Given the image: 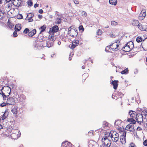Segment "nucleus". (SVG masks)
<instances>
[{
    "label": "nucleus",
    "mask_w": 147,
    "mask_h": 147,
    "mask_svg": "<svg viewBox=\"0 0 147 147\" xmlns=\"http://www.w3.org/2000/svg\"><path fill=\"white\" fill-rule=\"evenodd\" d=\"M134 46L133 42L132 41H130L125 45L122 48L121 50L125 52H129L133 49Z\"/></svg>",
    "instance_id": "nucleus-1"
},
{
    "label": "nucleus",
    "mask_w": 147,
    "mask_h": 147,
    "mask_svg": "<svg viewBox=\"0 0 147 147\" xmlns=\"http://www.w3.org/2000/svg\"><path fill=\"white\" fill-rule=\"evenodd\" d=\"M101 141L102 144L100 147H109L111 145V141L109 138L103 137Z\"/></svg>",
    "instance_id": "nucleus-2"
},
{
    "label": "nucleus",
    "mask_w": 147,
    "mask_h": 147,
    "mask_svg": "<svg viewBox=\"0 0 147 147\" xmlns=\"http://www.w3.org/2000/svg\"><path fill=\"white\" fill-rule=\"evenodd\" d=\"M129 115H130V118H129L127 120V121L129 122L132 123L133 124H135L136 122V121L134 119L136 117L137 114L135 112L133 111H131L129 113Z\"/></svg>",
    "instance_id": "nucleus-3"
},
{
    "label": "nucleus",
    "mask_w": 147,
    "mask_h": 147,
    "mask_svg": "<svg viewBox=\"0 0 147 147\" xmlns=\"http://www.w3.org/2000/svg\"><path fill=\"white\" fill-rule=\"evenodd\" d=\"M143 118V116L140 113L137 114L136 115V119L137 122L140 124H141V123H142Z\"/></svg>",
    "instance_id": "nucleus-4"
},
{
    "label": "nucleus",
    "mask_w": 147,
    "mask_h": 147,
    "mask_svg": "<svg viewBox=\"0 0 147 147\" xmlns=\"http://www.w3.org/2000/svg\"><path fill=\"white\" fill-rule=\"evenodd\" d=\"M7 105H14L15 104L14 98L13 97H9L7 99Z\"/></svg>",
    "instance_id": "nucleus-5"
},
{
    "label": "nucleus",
    "mask_w": 147,
    "mask_h": 147,
    "mask_svg": "<svg viewBox=\"0 0 147 147\" xmlns=\"http://www.w3.org/2000/svg\"><path fill=\"white\" fill-rule=\"evenodd\" d=\"M59 29L58 26L57 25H54L51 28H50L49 32L50 33H55L57 32Z\"/></svg>",
    "instance_id": "nucleus-6"
},
{
    "label": "nucleus",
    "mask_w": 147,
    "mask_h": 147,
    "mask_svg": "<svg viewBox=\"0 0 147 147\" xmlns=\"http://www.w3.org/2000/svg\"><path fill=\"white\" fill-rule=\"evenodd\" d=\"M118 82L119 81L118 80H112L110 81V84L113 85V88L115 90L117 89L118 85Z\"/></svg>",
    "instance_id": "nucleus-7"
},
{
    "label": "nucleus",
    "mask_w": 147,
    "mask_h": 147,
    "mask_svg": "<svg viewBox=\"0 0 147 147\" xmlns=\"http://www.w3.org/2000/svg\"><path fill=\"white\" fill-rule=\"evenodd\" d=\"M146 15V12L145 10H142L138 18L140 20H143Z\"/></svg>",
    "instance_id": "nucleus-8"
},
{
    "label": "nucleus",
    "mask_w": 147,
    "mask_h": 147,
    "mask_svg": "<svg viewBox=\"0 0 147 147\" xmlns=\"http://www.w3.org/2000/svg\"><path fill=\"white\" fill-rule=\"evenodd\" d=\"M134 124L132 123L131 122L126 126L125 128L126 130L130 131H132L134 129Z\"/></svg>",
    "instance_id": "nucleus-9"
},
{
    "label": "nucleus",
    "mask_w": 147,
    "mask_h": 147,
    "mask_svg": "<svg viewBox=\"0 0 147 147\" xmlns=\"http://www.w3.org/2000/svg\"><path fill=\"white\" fill-rule=\"evenodd\" d=\"M49 41L47 42V46L48 47H51L53 46L54 42L55 40L54 39H53L52 40H49Z\"/></svg>",
    "instance_id": "nucleus-10"
},
{
    "label": "nucleus",
    "mask_w": 147,
    "mask_h": 147,
    "mask_svg": "<svg viewBox=\"0 0 147 147\" xmlns=\"http://www.w3.org/2000/svg\"><path fill=\"white\" fill-rule=\"evenodd\" d=\"M36 32V29H34L31 30H30L29 33L28 34V36L30 37H32L34 35Z\"/></svg>",
    "instance_id": "nucleus-11"
},
{
    "label": "nucleus",
    "mask_w": 147,
    "mask_h": 147,
    "mask_svg": "<svg viewBox=\"0 0 147 147\" xmlns=\"http://www.w3.org/2000/svg\"><path fill=\"white\" fill-rule=\"evenodd\" d=\"M22 29V25L21 24H16L15 27V31L17 32H19Z\"/></svg>",
    "instance_id": "nucleus-12"
},
{
    "label": "nucleus",
    "mask_w": 147,
    "mask_h": 147,
    "mask_svg": "<svg viewBox=\"0 0 147 147\" xmlns=\"http://www.w3.org/2000/svg\"><path fill=\"white\" fill-rule=\"evenodd\" d=\"M139 28L141 30L147 31V26L146 25H140L139 26Z\"/></svg>",
    "instance_id": "nucleus-13"
},
{
    "label": "nucleus",
    "mask_w": 147,
    "mask_h": 147,
    "mask_svg": "<svg viewBox=\"0 0 147 147\" xmlns=\"http://www.w3.org/2000/svg\"><path fill=\"white\" fill-rule=\"evenodd\" d=\"M117 48H112L109 46H107L106 47L105 51L107 53H109L110 52L108 50H112L113 51H117V50H115Z\"/></svg>",
    "instance_id": "nucleus-14"
},
{
    "label": "nucleus",
    "mask_w": 147,
    "mask_h": 147,
    "mask_svg": "<svg viewBox=\"0 0 147 147\" xmlns=\"http://www.w3.org/2000/svg\"><path fill=\"white\" fill-rule=\"evenodd\" d=\"M113 132L114 134V132L113 131H111L110 132L107 131L105 132L104 138H108V137H109V136H110L111 133H113Z\"/></svg>",
    "instance_id": "nucleus-15"
},
{
    "label": "nucleus",
    "mask_w": 147,
    "mask_h": 147,
    "mask_svg": "<svg viewBox=\"0 0 147 147\" xmlns=\"http://www.w3.org/2000/svg\"><path fill=\"white\" fill-rule=\"evenodd\" d=\"M132 24L135 26H138L139 28V26H140L139 22L137 20H133L132 22Z\"/></svg>",
    "instance_id": "nucleus-16"
},
{
    "label": "nucleus",
    "mask_w": 147,
    "mask_h": 147,
    "mask_svg": "<svg viewBox=\"0 0 147 147\" xmlns=\"http://www.w3.org/2000/svg\"><path fill=\"white\" fill-rule=\"evenodd\" d=\"M117 134V137H115L114 138V141L115 142L116 144H114L115 145H114V147H119V146L118 145V144H117L116 142L119 139V134Z\"/></svg>",
    "instance_id": "nucleus-17"
},
{
    "label": "nucleus",
    "mask_w": 147,
    "mask_h": 147,
    "mask_svg": "<svg viewBox=\"0 0 147 147\" xmlns=\"http://www.w3.org/2000/svg\"><path fill=\"white\" fill-rule=\"evenodd\" d=\"M126 131L123 129V131H121L120 129V135L121 137H126Z\"/></svg>",
    "instance_id": "nucleus-18"
},
{
    "label": "nucleus",
    "mask_w": 147,
    "mask_h": 147,
    "mask_svg": "<svg viewBox=\"0 0 147 147\" xmlns=\"http://www.w3.org/2000/svg\"><path fill=\"white\" fill-rule=\"evenodd\" d=\"M46 28V26L45 25H44L42 26H41L39 28V29L41 30L40 34L41 33L44 32Z\"/></svg>",
    "instance_id": "nucleus-19"
},
{
    "label": "nucleus",
    "mask_w": 147,
    "mask_h": 147,
    "mask_svg": "<svg viewBox=\"0 0 147 147\" xmlns=\"http://www.w3.org/2000/svg\"><path fill=\"white\" fill-rule=\"evenodd\" d=\"M17 109L18 107L17 106H14V107L11 110V112L14 114H16L17 113Z\"/></svg>",
    "instance_id": "nucleus-20"
},
{
    "label": "nucleus",
    "mask_w": 147,
    "mask_h": 147,
    "mask_svg": "<svg viewBox=\"0 0 147 147\" xmlns=\"http://www.w3.org/2000/svg\"><path fill=\"white\" fill-rule=\"evenodd\" d=\"M71 32H72V34L75 35V38L77 36L78 34V30H77L75 29H72L71 31Z\"/></svg>",
    "instance_id": "nucleus-21"
},
{
    "label": "nucleus",
    "mask_w": 147,
    "mask_h": 147,
    "mask_svg": "<svg viewBox=\"0 0 147 147\" xmlns=\"http://www.w3.org/2000/svg\"><path fill=\"white\" fill-rule=\"evenodd\" d=\"M51 33L49 36V40H52L53 39H54V40H56V38L54 36V33Z\"/></svg>",
    "instance_id": "nucleus-22"
},
{
    "label": "nucleus",
    "mask_w": 147,
    "mask_h": 147,
    "mask_svg": "<svg viewBox=\"0 0 147 147\" xmlns=\"http://www.w3.org/2000/svg\"><path fill=\"white\" fill-rule=\"evenodd\" d=\"M9 85H8L7 86H4L3 87H2V89H1V90H0L2 91V90H3V89H4V88H8V90H7V91L8 92L9 91V94H10V93H11V88L10 87H9Z\"/></svg>",
    "instance_id": "nucleus-23"
},
{
    "label": "nucleus",
    "mask_w": 147,
    "mask_h": 147,
    "mask_svg": "<svg viewBox=\"0 0 147 147\" xmlns=\"http://www.w3.org/2000/svg\"><path fill=\"white\" fill-rule=\"evenodd\" d=\"M109 3L111 4L115 5L117 4V0H109Z\"/></svg>",
    "instance_id": "nucleus-24"
},
{
    "label": "nucleus",
    "mask_w": 147,
    "mask_h": 147,
    "mask_svg": "<svg viewBox=\"0 0 147 147\" xmlns=\"http://www.w3.org/2000/svg\"><path fill=\"white\" fill-rule=\"evenodd\" d=\"M120 140L121 143L123 144H124L126 143L125 137H120Z\"/></svg>",
    "instance_id": "nucleus-25"
},
{
    "label": "nucleus",
    "mask_w": 147,
    "mask_h": 147,
    "mask_svg": "<svg viewBox=\"0 0 147 147\" xmlns=\"http://www.w3.org/2000/svg\"><path fill=\"white\" fill-rule=\"evenodd\" d=\"M8 26L10 28H12L14 26V25L12 24L9 21V20H8V22L7 23Z\"/></svg>",
    "instance_id": "nucleus-26"
},
{
    "label": "nucleus",
    "mask_w": 147,
    "mask_h": 147,
    "mask_svg": "<svg viewBox=\"0 0 147 147\" xmlns=\"http://www.w3.org/2000/svg\"><path fill=\"white\" fill-rule=\"evenodd\" d=\"M30 30L28 28H26L25 29L23 32V33L24 34H28L29 33Z\"/></svg>",
    "instance_id": "nucleus-27"
},
{
    "label": "nucleus",
    "mask_w": 147,
    "mask_h": 147,
    "mask_svg": "<svg viewBox=\"0 0 147 147\" xmlns=\"http://www.w3.org/2000/svg\"><path fill=\"white\" fill-rule=\"evenodd\" d=\"M119 120H116L115 121V123H114V125L115 126V127H117V129L119 130V126H118L119 125V123H118V122H119V121H118Z\"/></svg>",
    "instance_id": "nucleus-28"
},
{
    "label": "nucleus",
    "mask_w": 147,
    "mask_h": 147,
    "mask_svg": "<svg viewBox=\"0 0 147 147\" xmlns=\"http://www.w3.org/2000/svg\"><path fill=\"white\" fill-rule=\"evenodd\" d=\"M141 114L142 115V116L144 115L143 118H145L146 117L147 115V112L145 111H143Z\"/></svg>",
    "instance_id": "nucleus-29"
},
{
    "label": "nucleus",
    "mask_w": 147,
    "mask_h": 147,
    "mask_svg": "<svg viewBox=\"0 0 147 147\" xmlns=\"http://www.w3.org/2000/svg\"><path fill=\"white\" fill-rule=\"evenodd\" d=\"M128 68H127L126 69L124 70L123 71L121 72V73L122 74H126L128 73Z\"/></svg>",
    "instance_id": "nucleus-30"
},
{
    "label": "nucleus",
    "mask_w": 147,
    "mask_h": 147,
    "mask_svg": "<svg viewBox=\"0 0 147 147\" xmlns=\"http://www.w3.org/2000/svg\"><path fill=\"white\" fill-rule=\"evenodd\" d=\"M142 38L141 37L138 36L136 39V41L138 42H141L142 41Z\"/></svg>",
    "instance_id": "nucleus-31"
},
{
    "label": "nucleus",
    "mask_w": 147,
    "mask_h": 147,
    "mask_svg": "<svg viewBox=\"0 0 147 147\" xmlns=\"http://www.w3.org/2000/svg\"><path fill=\"white\" fill-rule=\"evenodd\" d=\"M61 19L60 18H57L56 20V22H55V24H59L61 23Z\"/></svg>",
    "instance_id": "nucleus-32"
},
{
    "label": "nucleus",
    "mask_w": 147,
    "mask_h": 147,
    "mask_svg": "<svg viewBox=\"0 0 147 147\" xmlns=\"http://www.w3.org/2000/svg\"><path fill=\"white\" fill-rule=\"evenodd\" d=\"M23 16L22 14H18L17 16V18L18 19H23Z\"/></svg>",
    "instance_id": "nucleus-33"
},
{
    "label": "nucleus",
    "mask_w": 147,
    "mask_h": 147,
    "mask_svg": "<svg viewBox=\"0 0 147 147\" xmlns=\"http://www.w3.org/2000/svg\"><path fill=\"white\" fill-rule=\"evenodd\" d=\"M0 94L2 95L3 99H4V98H6V95L5 94V93L3 92L2 91L0 90Z\"/></svg>",
    "instance_id": "nucleus-34"
},
{
    "label": "nucleus",
    "mask_w": 147,
    "mask_h": 147,
    "mask_svg": "<svg viewBox=\"0 0 147 147\" xmlns=\"http://www.w3.org/2000/svg\"><path fill=\"white\" fill-rule=\"evenodd\" d=\"M28 6H32L33 5V2L31 0H28L27 2Z\"/></svg>",
    "instance_id": "nucleus-35"
},
{
    "label": "nucleus",
    "mask_w": 147,
    "mask_h": 147,
    "mask_svg": "<svg viewBox=\"0 0 147 147\" xmlns=\"http://www.w3.org/2000/svg\"><path fill=\"white\" fill-rule=\"evenodd\" d=\"M21 2H22L20 1L18 2H16V5H15V6L18 7H21L22 6Z\"/></svg>",
    "instance_id": "nucleus-36"
},
{
    "label": "nucleus",
    "mask_w": 147,
    "mask_h": 147,
    "mask_svg": "<svg viewBox=\"0 0 147 147\" xmlns=\"http://www.w3.org/2000/svg\"><path fill=\"white\" fill-rule=\"evenodd\" d=\"M30 15V16L29 18H32L34 17V13H29L27 14V16H29Z\"/></svg>",
    "instance_id": "nucleus-37"
},
{
    "label": "nucleus",
    "mask_w": 147,
    "mask_h": 147,
    "mask_svg": "<svg viewBox=\"0 0 147 147\" xmlns=\"http://www.w3.org/2000/svg\"><path fill=\"white\" fill-rule=\"evenodd\" d=\"M102 31L101 30L98 29L97 32V34L98 35H100L102 34Z\"/></svg>",
    "instance_id": "nucleus-38"
},
{
    "label": "nucleus",
    "mask_w": 147,
    "mask_h": 147,
    "mask_svg": "<svg viewBox=\"0 0 147 147\" xmlns=\"http://www.w3.org/2000/svg\"><path fill=\"white\" fill-rule=\"evenodd\" d=\"M79 31L82 30V31H84V29L82 25H80L79 26Z\"/></svg>",
    "instance_id": "nucleus-39"
},
{
    "label": "nucleus",
    "mask_w": 147,
    "mask_h": 147,
    "mask_svg": "<svg viewBox=\"0 0 147 147\" xmlns=\"http://www.w3.org/2000/svg\"><path fill=\"white\" fill-rule=\"evenodd\" d=\"M6 113V111H5L4 113L2 115V117H1L2 119V120H4L7 117V116L5 115V114Z\"/></svg>",
    "instance_id": "nucleus-40"
},
{
    "label": "nucleus",
    "mask_w": 147,
    "mask_h": 147,
    "mask_svg": "<svg viewBox=\"0 0 147 147\" xmlns=\"http://www.w3.org/2000/svg\"><path fill=\"white\" fill-rule=\"evenodd\" d=\"M7 105V103L3 102L0 105V106L1 107H3L6 106Z\"/></svg>",
    "instance_id": "nucleus-41"
},
{
    "label": "nucleus",
    "mask_w": 147,
    "mask_h": 147,
    "mask_svg": "<svg viewBox=\"0 0 147 147\" xmlns=\"http://www.w3.org/2000/svg\"><path fill=\"white\" fill-rule=\"evenodd\" d=\"M111 25L113 26H115L117 25V22L114 21H112L111 22Z\"/></svg>",
    "instance_id": "nucleus-42"
},
{
    "label": "nucleus",
    "mask_w": 147,
    "mask_h": 147,
    "mask_svg": "<svg viewBox=\"0 0 147 147\" xmlns=\"http://www.w3.org/2000/svg\"><path fill=\"white\" fill-rule=\"evenodd\" d=\"M77 46V45H75L72 43L71 45V49H74Z\"/></svg>",
    "instance_id": "nucleus-43"
},
{
    "label": "nucleus",
    "mask_w": 147,
    "mask_h": 147,
    "mask_svg": "<svg viewBox=\"0 0 147 147\" xmlns=\"http://www.w3.org/2000/svg\"><path fill=\"white\" fill-rule=\"evenodd\" d=\"M17 31H14L13 33V37H16L18 36V34L17 32Z\"/></svg>",
    "instance_id": "nucleus-44"
},
{
    "label": "nucleus",
    "mask_w": 147,
    "mask_h": 147,
    "mask_svg": "<svg viewBox=\"0 0 147 147\" xmlns=\"http://www.w3.org/2000/svg\"><path fill=\"white\" fill-rule=\"evenodd\" d=\"M119 95H118V94H115L114 93V94H113L112 97V98H113V97H119Z\"/></svg>",
    "instance_id": "nucleus-45"
},
{
    "label": "nucleus",
    "mask_w": 147,
    "mask_h": 147,
    "mask_svg": "<svg viewBox=\"0 0 147 147\" xmlns=\"http://www.w3.org/2000/svg\"><path fill=\"white\" fill-rule=\"evenodd\" d=\"M65 142H65L66 144V145H67V146H71L72 144L70 142H69L67 141H64Z\"/></svg>",
    "instance_id": "nucleus-46"
},
{
    "label": "nucleus",
    "mask_w": 147,
    "mask_h": 147,
    "mask_svg": "<svg viewBox=\"0 0 147 147\" xmlns=\"http://www.w3.org/2000/svg\"><path fill=\"white\" fill-rule=\"evenodd\" d=\"M38 46L41 47L43 46V45L42 44H39V43H38L35 44L34 47H38Z\"/></svg>",
    "instance_id": "nucleus-47"
},
{
    "label": "nucleus",
    "mask_w": 147,
    "mask_h": 147,
    "mask_svg": "<svg viewBox=\"0 0 147 147\" xmlns=\"http://www.w3.org/2000/svg\"><path fill=\"white\" fill-rule=\"evenodd\" d=\"M73 42L75 44H74L75 45H76L77 46L78 45L79 43V41L78 40H76L74 42Z\"/></svg>",
    "instance_id": "nucleus-48"
},
{
    "label": "nucleus",
    "mask_w": 147,
    "mask_h": 147,
    "mask_svg": "<svg viewBox=\"0 0 147 147\" xmlns=\"http://www.w3.org/2000/svg\"><path fill=\"white\" fill-rule=\"evenodd\" d=\"M143 145L145 146H147V140H145L143 142Z\"/></svg>",
    "instance_id": "nucleus-49"
},
{
    "label": "nucleus",
    "mask_w": 147,
    "mask_h": 147,
    "mask_svg": "<svg viewBox=\"0 0 147 147\" xmlns=\"http://www.w3.org/2000/svg\"><path fill=\"white\" fill-rule=\"evenodd\" d=\"M129 147H136V146L134 143H131L130 144V146H129Z\"/></svg>",
    "instance_id": "nucleus-50"
},
{
    "label": "nucleus",
    "mask_w": 147,
    "mask_h": 147,
    "mask_svg": "<svg viewBox=\"0 0 147 147\" xmlns=\"http://www.w3.org/2000/svg\"><path fill=\"white\" fill-rule=\"evenodd\" d=\"M3 14L2 13V12H1L0 11V20L2 19L3 17Z\"/></svg>",
    "instance_id": "nucleus-51"
},
{
    "label": "nucleus",
    "mask_w": 147,
    "mask_h": 147,
    "mask_svg": "<svg viewBox=\"0 0 147 147\" xmlns=\"http://www.w3.org/2000/svg\"><path fill=\"white\" fill-rule=\"evenodd\" d=\"M107 126H106L104 125V124H103V125H102V127H101V128H100V129H101V131H102V130H105V127H107Z\"/></svg>",
    "instance_id": "nucleus-52"
},
{
    "label": "nucleus",
    "mask_w": 147,
    "mask_h": 147,
    "mask_svg": "<svg viewBox=\"0 0 147 147\" xmlns=\"http://www.w3.org/2000/svg\"><path fill=\"white\" fill-rule=\"evenodd\" d=\"M82 15L83 16H86L87 15V13L86 12L84 11H83L82 13Z\"/></svg>",
    "instance_id": "nucleus-53"
},
{
    "label": "nucleus",
    "mask_w": 147,
    "mask_h": 147,
    "mask_svg": "<svg viewBox=\"0 0 147 147\" xmlns=\"http://www.w3.org/2000/svg\"><path fill=\"white\" fill-rule=\"evenodd\" d=\"M28 22H32L33 21V20L32 18H28Z\"/></svg>",
    "instance_id": "nucleus-54"
},
{
    "label": "nucleus",
    "mask_w": 147,
    "mask_h": 147,
    "mask_svg": "<svg viewBox=\"0 0 147 147\" xmlns=\"http://www.w3.org/2000/svg\"><path fill=\"white\" fill-rule=\"evenodd\" d=\"M74 3L76 4H79V1L78 0H73Z\"/></svg>",
    "instance_id": "nucleus-55"
},
{
    "label": "nucleus",
    "mask_w": 147,
    "mask_h": 147,
    "mask_svg": "<svg viewBox=\"0 0 147 147\" xmlns=\"http://www.w3.org/2000/svg\"><path fill=\"white\" fill-rule=\"evenodd\" d=\"M103 124H104V125L106 126L107 127L108 126V123L107 122H106L104 121L103 122Z\"/></svg>",
    "instance_id": "nucleus-56"
},
{
    "label": "nucleus",
    "mask_w": 147,
    "mask_h": 147,
    "mask_svg": "<svg viewBox=\"0 0 147 147\" xmlns=\"http://www.w3.org/2000/svg\"><path fill=\"white\" fill-rule=\"evenodd\" d=\"M38 12L39 13L42 14V13L43 12V10L42 9H40L38 10Z\"/></svg>",
    "instance_id": "nucleus-57"
},
{
    "label": "nucleus",
    "mask_w": 147,
    "mask_h": 147,
    "mask_svg": "<svg viewBox=\"0 0 147 147\" xmlns=\"http://www.w3.org/2000/svg\"><path fill=\"white\" fill-rule=\"evenodd\" d=\"M38 17L40 19H41L42 18V16L40 14L38 15Z\"/></svg>",
    "instance_id": "nucleus-58"
},
{
    "label": "nucleus",
    "mask_w": 147,
    "mask_h": 147,
    "mask_svg": "<svg viewBox=\"0 0 147 147\" xmlns=\"http://www.w3.org/2000/svg\"><path fill=\"white\" fill-rule=\"evenodd\" d=\"M72 26H70L68 29V32L71 31L73 29L72 28H71V27H72Z\"/></svg>",
    "instance_id": "nucleus-59"
},
{
    "label": "nucleus",
    "mask_w": 147,
    "mask_h": 147,
    "mask_svg": "<svg viewBox=\"0 0 147 147\" xmlns=\"http://www.w3.org/2000/svg\"><path fill=\"white\" fill-rule=\"evenodd\" d=\"M38 5L39 4L36 3L34 4V8H36V7H38Z\"/></svg>",
    "instance_id": "nucleus-60"
},
{
    "label": "nucleus",
    "mask_w": 147,
    "mask_h": 147,
    "mask_svg": "<svg viewBox=\"0 0 147 147\" xmlns=\"http://www.w3.org/2000/svg\"><path fill=\"white\" fill-rule=\"evenodd\" d=\"M137 130H138V131H140V130H142V129L140 127H138L137 128Z\"/></svg>",
    "instance_id": "nucleus-61"
},
{
    "label": "nucleus",
    "mask_w": 147,
    "mask_h": 147,
    "mask_svg": "<svg viewBox=\"0 0 147 147\" xmlns=\"http://www.w3.org/2000/svg\"><path fill=\"white\" fill-rule=\"evenodd\" d=\"M12 6L11 3H9L7 5V7L8 8H9L10 7H11Z\"/></svg>",
    "instance_id": "nucleus-62"
},
{
    "label": "nucleus",
    "mask_w": 147,
    "mask_h": 147,
    "mask_svg": "<svg viewBox=\"0 0 147 147\" xmlns=\"http://www.w3.org/2000/svg\"><path fill=\"white\" fill-rule=\"evenodd\" d=\"M72 34V32H71V31L70 32H68V33H67V34L70 36Z\"/></svg>",
    "instance_id": "nucleus-63"
},
{
    "label": "nucleus",
    "mask_w": 147,
    "mask_h": 147,
    "mask_svg": "<svg viewBox=\"0 0 147 147\" xmlns=\"http://www.w3.org/2000/svg\"><path fill=\"white\" fill-rule=\"evenodd\" d=\"M113 133H111V134L110 135V136H109V137H110L111 138H113V135L112 134Z\"/></svg>",
    "instance_id": "nucleus-64"
}]
</instances>
